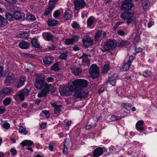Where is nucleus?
<instances>
[{
	"label": "nucleus",
	"instance_id": "f257e3e1",
	"mask_svg": "<svg viewBox=\"0 0 157 157\" xmlns=\"http://www.w3.org/2000/svg\"><path fill=\"white\" fill-rule=\"evenodd\" d=\"M35 86L36 88L40 89L44 87L38 94V97L41 98L47 95L49 93L50 88L52 86V84H48L44 81V80L43 78H37L35 79Z\"/></svg>",
	"mask_w": 157,
	"mask_h": 157
},
{
	"label": "nucleus",
	"instance_id": "f03ea898",
	"mask_svg": "<svg viewBox=\"0 0 157 157\" xmlns=\"http://www.w3.org/2000/svg\"><path fill=\"white\" fill-rule=\"evenodd\" d=\"M126 11L122 13L121 15V17L124 20H128L125 21V23H127L128 25H129L131 23H132L136 25V22L134 19L131 18L134 15V12L132 9L126 10Z\"/></svg>",
	"mask_w": 157,
	"mask_h": 157
},
{
	"label": "nucleus",
	"instance_id": "7ed1b4c3",
	"mask_svg": "<svg viewBox=\"0 0 157 157\" xmlns=\"http://www.w3.org/2000/svg\"><path fill=\"white\" fill-rule=\"evenodd\" d=\"M75 90H80L83 88L86 87L88 84L87 81L85 79H77L72 82Z\"/></svg>",
	"mask_w": 157,
	"mask_h": 157
},
{
	"label": "nucleus",
	"instance_id": "20e7f679",
	"mask_svg": "<svg viewBox=\"0 0 157 157\" xmlns=\"http://www.w3.org/2000/svg\"><path fill=\"white\" fill-rule=\"evenodd\" d=\"M90 77L94 79L99 77L100 74L99 68L96 64L91 65L89 69Z\"/></svg>",
	"mask_w": 157,
	"mask_h": 157
},
{
	"label": "nucleus",
	"instance_id": "39448f33",
	"mask_svg": "<svg viewBox=\"0 0 157 157\" xmlns=\"http://www.w3.org/2000/svg\"><path fill=\"white\" fill-rule=\"evenodd\" d=\"M29 90L26 89H24L21 91L17 92L15 95H13V98L16 100H18L19 98L20 100L23 101L25 99V97L28 95Z\"/></svg>",
	"mask_w": 157,
	"mask_h": 157
},
{
	"label": "nucleus",
	"instance_id": "423d86ee",
	"mask_svg": "<svg viewBox=\"0 0 157 157\" xmlns=\"http://www.w3.org/2000/svg\"><path fill=\"white\" fill-rule=\"evenodd\" d=\"M132 0H125L122 2L121 3V9L122 10H125L131 9L133 7Z\"/></svg>",
	"mask_w": 157,
	"mask_h": 157
},
{
	"label": "nucleus",
	"instance_id": "0eeeda50",
	"mask_svg": "<svg viewBox=\"0 0 157 157\" xmlns=\"http://www.w3.org/2000/svg\"><path fill=\"white\" fill-rule=\"evenodd\" d=\"M75 6V9L76 10H79L84 8L86 6L84 0H75L73 1Z\"/></svg>",
	"mask_w": 157,
	"mask_h": 157
},
{
	"label": "nucleus",
	"instance_id": "6e6552de",
	"mask_svg": "<svg viewBox=\"0 0 157 157\" xmlns=\"http://www.w3.org/2000/svg\"><path fill=\"white\" fill-rule=\"evenodd\" d=\"M16 78L13 74L8 75L5 79L4 84L6 86H10L13 84L16 81Z\"/></svg>",
	"mask_w": 157,
	"mask_h": 157
},
{
	"label": "nucleus",
	"instance_id": "1a4fd4ad",
	"mask_svg": "<svg viewBox=\"0 0 157 157\" xmlns=\"http://www.w3.org/2000/svg\"><path fill=\"white\" fill-rule=\"evenodd\" d=\"M117 46V44L115 40H110L105 43L104 44V48L106 50H109L115 48Z\"/></svg>",
	"mask_w": 157,
	"mask_h": 157
},
{
	"label": "nucleus",
	"instance_id": "9d476101",
	"mask_svg": "<svg viewBox=\"0 0 157 157\" xmlns=\"http://www.w3.org/2000/svg\"><path fill=\"white\" fill-rule=\"evenodd\" d=\"M106 35V33L102 30H99L95 34L94 36L95 40L98 41L100 39L105 38Z\"/></svg>",
	"mask_w": 157,
	"mask_h": 157
},
{
	"label": "nucleus",
	"instance_id": "9b49d317",
	"mask_svg": "<svg viewBox=\"0 0 157 157\" xmlns=\"http://www.w3.org/2000/svg\"><path fill=\"white\" fill-rule=\"evenodd\" d=\"M54 58L52 56H46L43 59L44 65L46 67H48L52 64L54 60Z\"/></svg>",
	"mask_w": 157,
	"mask_h": 157
},
{
	"label": "nucleus",
	"instance_id": "f8f14e48",
	"mask_svg": "<svg viewBox=\"0 0 157 157\" xmlns=\"http://www.w3.org/2000/svg\"><path fill=\"white\" fill-rule=\"evenodd\" d=\"M13 17L16 20L23 21L25 19V14L20 11H15L13 13Z\"/></svg>",
	"mask_w": 157,
	"mask_h": 157
},
{
	"label": "nucleus",
	"instance_id": "ddd939ff",
	"mask_svg": "<svg viewBox=\"0 0 157 157\" xmlns=\"http://www.w3.org/2000/svg\"><path fill=\"white\" fill-rule=\"evenodd\" d=\"M13 91V89L11 87H5L2 89L0 91V96H3V94L6 95H9Z\"/></svg>",
	"mask_w": 157,
	"mask_h": 157
},
{
	"label": "nucleus",
	"instance_id": "4468645a",
	"mask_svg": "<svg viewBox=\"0 0 157 157\" xmlns=\"http://www.w3.org/2000/svg\"><path fill=\"white\" fill-rule=\"evenodd\" d=\"M82 41L83 45L86 48H88L90 46L93 44V40L88 36H86L82 39Z\"/></svg>",
	"mask_w": 157,
	"mask_h": 157
},
{
	"label": "nucleus",
	"instance_id": "2eb2a0df",
	"mask_svg": "<svg viewBox=\"0 0 157 157\" xmlns=\"http://www.w3.org/2000/svg\"><path fill=\"white\" fill-rule=\"evenodd\" d=\"M59 91L61 95L66 96L70 95L71 92L69 88L63 86H60L59 88Z\"/></svg>",
	"mask_w": 157,
	"mask_h": 157
},
{
	"label": "nucleus",
	"instance_id": "dca6fc26",
	"mask_svg": "<svg viewBox=\"0 0 157 157\" xmlns=\"http://www.w3.org/2000/svg\"><path fill=\"white\" fill-rule=\"evenodd\" d=\"M88 96V94L85 92L81 91L75 92L73 95V97L75 99L84 98Z\"/></svg>",
	"mask_w": 157,
	"mask_h": 157
},
{
	"label": "nucleus",
	"instance_id": "f3484780",
	"mask_svg": "<svg viewBox=\"0 0 157 157\" xmlns=\"http://www.w3.org/2000/svg\"><path fill=\"white\" fill-rule=\"evenodd\" d=\"M72 73L75 76H78L82 72V69L74 66L70 68Z\"/></svg>",
	"mask_w": 157,
	"mask_h": 157
},
{
	"label": "nucleus",
	"instance_id": "a211bd4d",
	"mask_svg": "<svg viewBox=\"0 0 157 157\" xmlns=\"http://www.w3.org/2000/svg\"><path fill=\"white\" fill-rule=\"evenodd\" d=\"M44 39L48 41H54V36L50 32L43 33L42 35Z\"/></svg>",
	"mask_w": 157,
	"mask_h": 157
},
{
	"label": "nucleus",
	"instance_id": "6ab92c4d",
	"mask_svg": "<svg viewBox=\"0 0 157 157\" xmlns=\"http://www.w3.org/2000/svg\"><path fill=\"white\" fill-rule=\"evenodd\" d=\"M103 153V150L101 147H98L95 149L93 152L94 157H98L102 155Z\"/></svg>",
	"mask_w": 157,
	"mask_h": 157
},
{
	"label": "nucleus",
	"instance_id": "aec40b11",
	"mask_svg": "<svg viewBox=\"0 0 157 157\" xmlns=\"http://www.w3.org/2000/svg\"><path fill=\"white\" fill-rule=\"evenodd\" d=\"M117 77V74H114L109 78L108 80L106 82V83H108L109 82L110 84L113 86H115L116 82V79Z\"/></svg>",
	"mask_w": 157,
	"mask_h": 157
},
{
	"label": "nucleus",
	"instance_id": "412c9836",
	"mask_svg": "<svg viewBox=\"0 0 157 157\" xmlns=\"http://www.w3.org/2000/svg\"><path fill=\"white\" fill-rule=\"evenodd\" d=\"M89 56H90V55L86 53H83L82 56L79 58V59H82V63L88 64H90V59L88 58Z\"/></svg>",
	"mask_w": 157,
	"mask_h": 157
},
{
	"label": "nucleus",
	"instance_id": "4be33fe9",
	"mask_svg": "<svg viewBox=\"0 0 157 157\" xmlns=\"http://www.w3.org/2000/svg\"><path fill=\"white\" fill-rule=\"evenodd\" d=\"M73 12L69 9H67L64 13V18L67 20H69L72 17Z\"/></svg>",
	"mask_w": 157,
	"mask_h": 157
},
{
	"label": "nucleus",
	"instance_id": "5701e85b",
	"mask_svg": "<svg viewBox=\"0 0 157 157\" xmlns=\"http://www.w3.org/2000/svg\"><path fill=\"white\" fill-rule=\"evenodd\" d=\"M25 81V77H23L18 79L16 82V87L17 88H20L21 87L24 85Z\"/></svg>",
	"mask_w": 157,
	"mask_h": 157
},
{
	"label": "nucleus",
	"instance_id": "b1692460",
	"mask_svg": "<svg viewBox=\"0 0 157 157\" xmlns=\"http://www.w3.org/2000/svg\"><path fill=\"white\" fill-rule=\"evenodd\" d=\"M54 7L55 6L54 4H49L48 7L45 9V11L44 13V15L47 16L49 14Z\"/></svg>",
	"mask_w": 157,
	"mask_h": 157
},
{
	"label": "nucleus",
	"instance_id": "393cba45",
	"mask_svg": "<svg viewBox=\"0 0 157 157\" xmlns=\"http://www.w3.org/2000/svg\"><path fill=\"white\" fill-rule=\"evenodd\" d=\"M30 46V44L29 42H25L24 40H22L20 42L19 44V47L22 49H27Z\"/></svg>",
	"mask_w": 157,
	"mask_h": 157
},
{
	"label": "nucleus",
	"instance_id": "a878e982",
	"mask_svg": "<svg viewBox=\"0 0 157 157\" xmlns=\"http://www.w3.org/2000/svg\"><path fill=\"white\" fill-rule=\"evenodd\" d=\"M131 65V62H128L124 61L123 63V66L121 70L123 71H127L129 70Z\"/></svg>",
	"mask_w": 157,
	"mask_h": 157
},
{
	"label": "nucleus",
	"instance_id": "bb28decb",
	"mask_svg": "<svg viewBox=\"0 0 157 157\" xmlns=\"http://www.w3.org/2000/svg\"><path fill=\"white\" fill-rule=\"evenodd\" d=\"M29 36V34L28 33V32H23L18 34L17 36V37L22 39H27L28 38Z\"/></svg>",
	"mask_w": 157,
	"mask_h": 157
},
{
	"label": "nucleus",
	"instance_id": "cd10ccee",
	"mask_svg": "<svg viewBox=\"0 0 157 157\" xmlns=\"http://www.w3.org/2000/svg\"><path fill=\"white\" fill-rule=\"evenodd\" d=\"M33 143V142L30 140H25L21 143L20 145L22 146V147H24L26 145H28L29 147L32 145Z\"/></svg>",
	"mask_w": 157,
	"mask_h": 157
},
{
	"label": "nucleus",
	"instance_id": "c85d7f7f",
	"mask_svg": "<svg viewBox=\"0 0 157 157\" xmlns=\"http://www.w3.org/2000/svg\"><path fill=\"white\" fill-rule=\"evenodd\" d=\"M58 23L57 20H52L51 19H49L47 21L48 25L49 26H54Z\"/></svg>",
	"mask_w": 157,
	"mask_h": 157
},
{
	"label": "nucleus",
	"instance_id": "c756f323",
	"mask_svg": "<svg viewBox=\"0 0 157 157\" xmlns=\"http://www.w3.org/2000/svg\"><path fill=\"white\" fill-rule=\"evenodd\" d=\"M95 21V18L93 16H90L88 18L87 20V25L88 26H90L92 25Z\"/></svg>",
	"mask_w": 157,
	"mask_h": 157
},
{
	"label": "nucleus",
	"instance_id": "7c9ffc66",
	"mask_svg": "<svg viewBox=\"0 0 157 157\" xmlns=\"http://www.w3.org/2000/svg\"><path fill=\"white\" fill-rule=\"evenodd\" d=\"M32 45L35 48H39L40 47V44L38 43L37 40L36 38H34L32 40L31 42Z\"/></svg>",
	"mask_w": 157,
	"mask_h": 157
},
{
	"label": "nucleus",
	"instance_id": "2f4dec72",
	"mask_svg": "<svg viewBox=\"0 0 157 157\" xmlns=\"http://www.w3.org/2000/svg\"><path fill=\"white\" fill-rule=\"evenodd\" d=\"M110 66L109 64H107L104 65L102 69V73L104 74H106L110 70Z\"/></svg>",
	"mask_w": 157,
	"mask_h": 157
},
{
	"label": "nucleus",
	"instance_id": "473e14b6",
	"mask_svg": "<svg viewBox=\"0 0 157 157\" xmlns=\"http://www.w3.org/2000/svg\"><path fill=\"white\" fill-rule=\"evenodd\" d=\"M51 69L53 71H58L60 68L59 67V62H57L54 64L51 67Z\"/></svg>",
	"mask_w": 157,
	"mask_h": 157
},
{
	"label": "nucleus",
	"instance_id": "72a5a7b5",
	"mask_svg": "<svg viewBox=\"0 0 157 157\" xmlns=\"http://www.w3.org/2000/svg\"><path fill=\"white\" fill-rule=\"evenodd\" d=\"M142 4L143 9L144 10H146L147 9V7L149 5L148 1V0H142Z\"/></svg>",
	"mask_w": 157,
	"mask_h": 157
},
{
	"label": "nucleus",
	"instance_id": "f704fd0d",
	"mask_svg": "<svg viewBox=\"0 0 157 157\" xmlns=\"http://www.w3.org/2000/svg\"><path fill=\"white\" fill-rule=\"evenodd\" d=\"M68 56V52L66 51L65 52L61 53L59 56L60 59L65 60L66 59Z\"/></svg>",
	"mask_w": 157,
	"mask_h": 157
},
{
	"label": "nucleus",
	"instance_id": "c9c22d12",
	"mask_svg": "<svg viewBox=\"0 0 157 157\" xmlns=\"http://www.w3.org/2000/svg\"><path fill=\"white\" fill-rule=\"evenodd\" d=\"M62 105H58L56 106L54 108V113L55 114H59L61 111V108Z\"/></svg>",
	"mask_w": 157,
	"mask_h": 157
},
{
	"label": "nucleus",
	"instance_id": "e433bc0d",
	"mask_svg": "<svg viewBox=\"0 0 157 157\" xmlns=\"http://www.w3.org/2000/svg\"><path fill=\"white\" fill-rule=\"evenodd\" d=\"M0 21L1 24L3 25H6L8 23L7 20L3 16L0 15Z\"/></svg>",
	"mask_w": 157,
	"mask_h": 157
},
{
	"label": "nucleus",
	"instance_id": "4c0bfd02",
	"mask_svg": "<svg viewBox=\"0 0 157 157\" xmlns=\"http://www.w3.org/2000/svg\"><path fill=\"white\" fill-rule=\"evenodd\" d=\"M11 101V100L10 98H6L4 99L3 103L4 105H9Z\"/></svg>",
	"mask_w": 157,
	"mask_h": 157
},
{
	"label": "nucleus",
	"instance_id": "58836bf2",
	"mask_svg": "<svg viewBox=\"0 0 157 157\" xmlns=\"http://www.w3.org/2000/svg\"><path fill=\"white\" fill-rule=\"evenodd\" d=\"M122 116H117L115 115H112L110 118V120L112 121H115L120 120L122 118Z\"/></svg>",
	"mask_w": 157,
	"mask_h": 157
},
{
	"label": "nucleus",
	"instance_id": "ea45409f",
	"mask_svg": "<svg viewBox=\"0 0 157 157\" xmlns=\"http://www.w3.org/2000/svg\"><path fill=\"white\" fill-rule=\"evenodd\" d=\"M19 132L20 133H23L24 135H26L27 134L28 132L24 128L23 126H21L19 129Z\"/></svg>",
	"mask_w": 157,
	"mask_h": 157
},
{
	"label": "nucleus",
	"instance_id": "a19ab883",
	"mask_svg": "<svg viewBox=\"0 0 157 157\" xmlns=\"http://www.w3.org/2000/svg\"><path fill=\"white\" fill-rule=\"evenodd\" d=\"M5 16L10 21H12L13 17L12 14L9 13H6Z\"/></svg>",
	"mask_w": 157,
	"mask_h": 157
},
{
	"label": "nucleus",
	"instance_id": "79ce46f5",
	"mask_svg": "<svg viewBox=\"0 0 157 157\" xmlns=\"http://www.w3.org/2000/svg\"><path fill=\"white\" fill-rule=\"evenodd\" d=\"M71 25L72 27L74 29H78L80 28V25L77 22L74 21Z\"/></svg>",
	"mask_w": 157,
	"mask_h": 157
},
{
	"label": "nucleus",
	"instance_id": "37998d69",
	"mask_svg": "<svg viewBox=\"0 0 157 157\" xmlns=\"http://www.w3.org/2000/svg\"><path fill=\"white\" fill-rule=\"evenodd\" d=\"M121 105L124 108L126 109L127 110H129L128 109L127 107L131 108L132 106V105L131 104L127 103H122L121 104Z\"/></svg>",
	"mask_w": 157,
	"mask_h": 157
},
{
	"label": "nucleus",
	"instance_id": "c03bdc74",
	"mask_svg": "<svg viewBox=\"0 0 157 157\" xmlns=\"http://www.w3.org/2000/svg\"><path fill=\"white\" fill-rule=\"evenodd\" d=\"M151 73L150 71L146 70L143 72V75L144 77L146 78H148L150 77L151 75Z\"/></svg>",
	"mask_w": 157,
	"mask_h": 157
},
{
	"label": "nucleus",
	"instance_id": "a18cd8bd",
	"mask_svg": "<svg viewBox=\"0 0 157 157\" xmlns=\"http://www.w3.org/2000/svg\"><path fill=\"white\" fill-rule=\"evenodd\" d=\"M74 42L72 38H68L65 40V43L66 44L69 45L72 44Z\"/></svg>",
	"mask_w": 157,
	"mask_h": 157
},
{
	"label": "nucleus",
	"instance_id": "49530a36",
	"mask_svg": "<svg viewBox=\"0 0 157 157\" xmlns=\"http://www.w3.org/2000/svg\"><path fill=\"white\" fill-rule=\"evenodd\" d=\"M27 19L29 21H33L36 20V17L33 15L31 14L28 16Z\"/></svg>",
	"mask_w": 157,
	"mask_h": 157
},
{
	"label": "nucleus",
	"instance_id": "de8ad7c7",
	"mask_svg": "<svg viewBox=\"0 0 157 157\" xmlns=\"http://www.w3.org/2000/svg\"><path fill=\"white\" fill-rule=\"evenodd\" d=\"M130 43L126 41H122L120 43V45L122 46H126L129 45Z\"/></svg>",
	"mask_w": 157,
	"mask_h": 157
},
{
	"label": "nucleus",
	"instance_id": "09e8293b",
	"mask_svg": "<svg viewBox=\"0 0 157 157\" xmlns=\"http://www.w3.org/2000/svg\"><path fill=\"white\" fill-rule=\"evenodd\" d=\"M71 121H70L65 123L64 127L66 130H68L69 129V127L71 124Z\"/></svg>",
	"mask_w": 157,
	"mask_h": 157
},
{
	"label": "nucleus",
	"instance_id": "8fccbe9b",
	"mask_svg": "<svg viewBox=\"0 0 157 157\" xmlns=\"http://www.w3.org/2000/svg\"><path fill=\"white\" fill-rule=\"evenodd\" d=\"M10 152L11 153L12 155L14 156L17 153V150L14 148H12L10 150Z\"/></svg>",
	"mask_w": 157,
	"mask_h": 157
},
{
	"label": "nucleus",
	"instance_id": "3c124183",
	"mask_svg": "<svg viewBox=\"0 0 157 157\" xmlns=\"http://www.w3.org/2000/svg\"><path fill=\"white\" fill-rule=\"evenodd\" d=\"M136 128L137 130L140 132L143 131L144 130V128L142 126L136 125Z\"/></svg>",
	"mask_w": 157,
	"mask_h": 157
},
{
	"label": "nucleus",
	"instance_id": "603ef678",
	"mask_svg": "<svg viewBox=\"0 0 157 157\" xmlns=\"http://www.w3.org/2000/svg\"><path fill=\"white\" fill-rule=\"evenodd\" d=\"M6 111V108L3 106H0V114L4 113Z\"/></svg>",
	"mask_w": 157,
	"mask_h": 157
},
{
	"label": "nucleus",
	"instance_id": "864d4df0",
	"mask_svg": "<svg viewBox=\"0 0 157 157\" xmlns=\"http://www.w3.org/2000/svg\"><path fill=\"white\" fill-rule=\"evenodd\" d=\"M60 14V13L59 10L56 11L53 13V16L55 18L58 17Z\"/></svg>",
	"mask_w": 157,
	"mask_h": 157
},
{
	"label": "nucleus",
	"instance_id": "5fc2aeb1",
	"mask_svg": "<svg viewBox=\"0 0 157 157\" xmlns=\"http://www.w3.org/2000/svg\"><path fill=\"white\" fill-rule=\"evenodd\" d=\"M10 124L7 123H4L3 124V128L6 129H8L10 128Z\"/></svg>",
	"mask_w": 157,
	"mask_h": 157
},
{
	"label": "nucleus",
	"instance_id": "6e6d98bb",
	"mask_svg": "<svg viewBox=\"0 0 157 157\" xmlns=\"http://www.w3.org/2000/svg\"><path fill=\"white\" fill-rule=\"evenodd\" d=\"M70 141L69 139L68 138H67L65 139V140L64 141V146H68L69 143Z\"/></svg>",
	"mask_w": 157,
	"mask_h": 157
},
{
	"label": "nucleus",
	"instance_id": "4d7b16f0",
	"mask_svg": "<svg viewBox=\"0 0 157 157\" xmlns=\"http://www.w3.org/2000/svg\"><path fill=\"white\" fill-rule=\"evenodd\" d=\"M125 21H120L119 22H118L117 23H116V25L114 26V28L115 29L117 28L118 26L121 25V24H123V23H125Z\"/></svg>",
	"mask_w": 157,
	"mask_h": 157
},
{
	"label": "nucleus",
	"instance_id": "13d9d810",
	"mask_svg": "<svg viewBox=\"0 0 157 157\" xmlns=\"http://www.w3.org/2000/svg\"><path fill=\"white\" fill-rule=\"evenodd\" d=\"M43 113L45 115L47 118H48L49 117L50 114L49 112L46 110L42 111Z\"/></svg>",
	"mask_w": 157,
	"mask_h": 157
},
{
	"label": "nucleus",
	"instance_id": "bf43d9fd",
	"mask_svg": "<svg viewBox=\"0 0 157 157\" xmlns=\"http://www.w3.org/2000/svg\"><path fill=\"white\" fill-rule=\"evenodd\" d=\"M63 152L64 154H66L68 153V148L67 146H64Z\"/></svg>",
	"mask_w": 157,
	"mask_h": 157
},
{
	"label": "nucleus",
	"instance_id": "052dcab7",
	"mask_svg": "<svg viewBox=\"0 0 157 157\" xmlns=\"http://www.w3.org/2000/svg\"><path fill=\"white\" fill-rule=\"evenodd\" d=\"M79 37L78 36L74 35L73 36L72 39L73 42L74 41L77 42L78 41V40Z\"/></svg>",
	"mask_w": 157,
	"mask_h": 157
},
{
	"label": "nucleus",
	"instance_id": "680f3d73",
	"mask_svg": "<svg viewBox=\"0 0 157 157\" xmlns=\"http://www.w3.org/2000/svg\"><path fill=\"white\" fill-rule=\"evenodd\" d=\"M144 124V121L141 120L138 121L136 124V125L142 126Z\"/></svg>",
	"mask_w": 157,
	"mask_h": 157
},
{
	"label": "nucleus",
	"instance_id": "e2e57ef3",
	"mask_svg": "<svg viewBox=\"0 0 157 157\" xmlns=\"http://www.w3.org/2000/svg\"><path fill=\"white\" fill-rule=\"evenodd\" d=\"M27 66L28 67H29V68H26L25 67V68L27 70H28V71L30 70L31 68H32L33 67H34L33 66L31 63H28V64Z\"/></svg>",
	"mask_w": 157,
	"mask_h": 157
},
{
	"label": "nucleus",
	"instance_id": "0e129e2a",
	"mask_svg": "<svg viewBox=\"0 0 157 157\" xmlns=\"http://www.w3.org/2000/svg\"><path fill=\"white\" fill-rule=\"evenodd\" d=\"M6 2L10 3L15 4L17 3V1L16 0H7Z\"/></svg>",
	"mask_w": 157,
	"mask_h": 157
},
{
	"label": "nucleus",
	"instance_id": "69168bd1",
	"mask_svg": "<svg viewBox=\"0 0 157 157\" xmlns=\"http://www.w3.org/2000/svg\"><path fill=\"white\" fill-rule=\"evenodd\" d=\"M56 48V46L55 45H50V46L48 47V49L50 50H53L55 49Z\"/></svg>",
	"mask_w": 157,
	"mask_h": 157
},
{
	"label": "nucleus",
	"instance_id": "338daca9",
	"mask_svg": "<svg viewBox=\"0 0 157 157\" xmlns=\"http://www.w3.org/2000/svg\"><path fill=\"white\" fill-rule=\"evenodd\" d=\"M154 25V21H150L147 24V26L148 28L151 27L152 25Z\"/></svg>",
	"mask_w": 157,
	"mask_h": 157
},
{
	"label": "nucleus",
	"instance_id": "774afa93",
	"mask_svg": "<svg viewBox=\"0 0 157 157\" xmlns=\"http://www.w3.org/2000/svg\"><path fill=\"white\" fill-rule=\"evenodd\" d=\"M140 39V37L139 35H136L134 38V40L136 42H138Z\"/></svg>",
	"mask_w": 157,
	"mask_h": 157
}]
</instances>
